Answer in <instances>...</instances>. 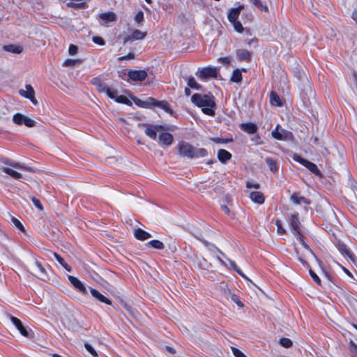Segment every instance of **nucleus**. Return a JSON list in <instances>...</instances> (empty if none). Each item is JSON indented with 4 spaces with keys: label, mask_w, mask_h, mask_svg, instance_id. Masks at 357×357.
<instances>
[{
    "label": "nucleus",
    "mask_w": 357,
    "mask_h": 357,
    "mask_svg": "<svg viewBox=\"0 0 357 357\" xmlns=\"http://www.w3.org/2000/svg\"><path fill=\"white\" fill-rule=\"evenodd\" d=\"M158 142L162 146H169L173 142V136L169 132L162 131L159 134Z\"/></svg>",
    "instance_id": "nucleus-11"
},
{
    "label": "nucleus",
    "mask_w": 357,
    "mask_h": 357,
    "mask_svg": "<svg viewBox=\"0 0 357 357\" xmlns=\"http://www.w3.org/2000/svg\"><path fill=\"white\" fill-rule=\"evenodd\" d=\"M178 154L181 157L190 159L204 158L207 155L208 151L203 148H195L185 142L178 144Z\"/></svg>",
    "instance_id": "nucleus-2"
},
{
    "label": "nucleus",
    "mask_w": 357,
    "mask_h": 357,
    "mask_svg": "<svg viewBox=\"0 0 357 357\" xmlns=\"http://www.w3.org/2000/svg\"><path fill=\"white\" fill-rule=\"evenodd\" d=\"M157 105H158L159 107L165 109H167V107H168V105H167V103L165 102H159Z\"/></svg>",
    "instance_id": "nucleus-60"
},
{
    "label": "nucleus",
    "mask_w": 357,
    "mask_h": 357,
    "mask_svg": "<svg viewBox=\"0 0 357 357\" xmlns=\"http://www.w3.org/2000/svg\"><path fill=\"white\" fill-rule=\"evenodd\" d=\"M4 49L8 52L17 54L21 53L22 52V47L17 45H6L4 47Z\"/></svg>",
    "instance_id": "nucleus-31"
},
{
    "label": "nucleus",
    "mask_w": 357,
    "mask_h": 357,
    "mask_svg": "<svg viewBox=\"0 0 357 357\" xmlns=\"http://www.w3.org/2000/svg\"><path fill=\"white\" fill-rule=\"evenodd\" d=\"M80 61L78 59H68L64 62L63 66L66 67H73L78 63Z\"/></svg>",
    "instance_id": "nucleus-36"
},
{
    "label": "nucleus",
    "mask_w": 357,
    "mask_h": 357,
    "mask_svg": "<svg viewBox=\"0 0 357 357\" xmlns=\"http://www.w3.org/2000/svg\"><path fill=\"white\" fill-rule=\"evenodd\" d=\"M188 85L192 88L195 89H199V85L197 83L195 79L192 77H190L188 79Z\"/></svg>",
    "instance_id": "nucleus-37"
},
{
    "label": "nucleus",
    "mask_w": 357,
    "mask_h": 357,
    "mask_svg": "<svg viewBox=\"0 0 357 357\" xmlns=\"http://www.w3.org/2000/svg\"><path fill=\"white\" fill-rule=\"evenodd\" d=\"M0 161L2 164H3L4 167H11L15 169H24L28 172H32L33 169L30 167L26 166L24 164L15 162L7 158H0Z\"/></svg>",
    "instance_id": "nucleus-6"
},
{
    "label": "nucleus",
    "mask_w": 357,
    "mask_h": 357,
    "mask_svg": "<svg viewBox=\"0 0 357 357\" xmlns=\"http://www.w3.org/2000/svg\"><path fill=\"white\" fill-rule=\"evenodd\" d=\"M218 70L216 68L206 67L199 70L197 76L201 79H208L216 77Z\"/></svg>",
    "instance_id": "nucleus-8"
},
{
    "label": "nucleus",
    "mask_w": 357,
    "mask_h": 357,
    "mask_svg": "<svg viewBox=\"0 0 357 357\" xmlns=\"http://www.w3.org/2000/svg\"><path fill=\"white\" fill-rule=\"evenodd\" d=\"M275 225L277 226V230L278 233L280 234H285L286 231L282 227V222L279 220H277L275 222Z\"/></svg>",
    "instance_id": "nucleus-42"
},
{
    "label": "nucleus",
    "mask_w": 357,
    "mask_h": 357,
    "mask_svg": "<svg viewBox=\"0 0 357 357\" xmlns=\"http://www.w3.org/2000/svg\"><path fill=\"white\" fill-rule=\"evenodd\" d=\"M77 50H78L77 46L73 45V44L70 45L69 48H68V53L70 55L76 54L77 52Z\"/></svg>",
    "instance_id": "nucleus-49"
},
{
    "label": "nucleus",
    "mask_w": 357,
    "mask_h": 357,
    "mask_svg": "<svg viewBox=\"0 0 357 357\" xmlns=\"http://www.w3.org/2000/svg\"><path fill=\"white\" fill-rule=\"evenodd\" d=\"M36 266H37V268H38V271L40 272V273H42V274L45 273V268L42 266V264L39 261H36Z\"/></svg>",
    "instance_id": "nucleus-56"
},
{
    "label": "nucleus",
    "mask_w": 357,
    "mask_h": 357,
    "mask_svg": "<svg viewBox=\"0 0 357 357\" xmlns=\"http://www.w3.org/2000/svg\"><path fill=\"white\" fill-rule=\"evenodd\" d=\"M231 300L235 303H236L239 307H243V303L239 300L238 297L236 295L233 294L231 296Z\"/></svg>",
    "instance_id": "nucleus-52"
},
{
    "label": "nucleus",
    "mask_w": 357,
    "mask_h": 357,
    "mask_svg": "<svg viewBox=\"0 0 357 357\" xmlns=\"http://www.w3.org/2000/svg\"><path fill=\"white\" fill-rule=\"evenodd\" d=\"M68 280L75 289H76L79 293L83 295H86L88 294V289L79 279L74 276L69 275Z\"/></svg>",
    "instance_id": "nucleus-9"
},
{
    "label": "nucleus",
    "mask_w": 357,
    "mask_h": 357,
    "mask_svg": "<svg viewBox=\"0 0 357 357\" xmlns=\"http://www.w3.org/2000/svg\"><path fill=\"white\" fill-rule=\"evenodd\" d=\"M13 121L17 125L20 126L24 124L26 126L29 128L34 127L36 124V122L34 120L20 113L15 114L13 117Z\"/></svg>",
    "instance_id": "nucleus-4"
},
{
    "label": "nucleus",
    "mask_w": 357,
    "mask_h": 357,
    "mask_svg": "<svg viewBox=\"0 0 357 357\" xmlns=\"http://www.w3.org/2000/svg\"><path fill=\"white\" fill-rule=\"evenodd\" d=\"M110 98L114 99L117 96V91L108 87V91L105 93Z\"/></svg>",
    "instance_id": "nucleus-46"
},
{
    "label": "nucleus",
    "mask_w": 357,
    "mask_h": 357,
    "mask_svg": "<svg viewBox=\"0 0 357 357\" xmlns=\"http://www.w3.org/2000/svg\"><path fill=\"white\" fill-rule=\"evenodd\" d=\"M31 200H32L33 204H34V206L36 208H38L40 211H42L43 209V205L40 203L39 199H36L35 197H32Z\"/></svg>",
    "instance_id": "nucleus-50"
},
{
    "label": "nucleus",
    "mask_w": 357,
    "mask_h": 357,
    "mask_svg": "<svg viewBox=\"0 0 357 357\" xmlns=\"http://www.w3.org/2000/svg\"><path fill=\"white\" fill-rule=\"evenodd\" d=\"M250 199L258 204H262L265 201V197L262 192L259 191H253L249 193Z\"/></svg>",
    "instance_id": "nucleus-17"
},
{
    "label": "nucleus",
    "mask_w": 357,
    "mask_h": 357,
    "mask_svg": "<svg viewBox=\"0 0 357 357\" xmlns=\"http://www.w3.org/2000/svg\"><path fill=\"white\" fill-rule=\"evenodd\" d=\"M231 23L233 24L235 31H236L238 33L243 32V27L240 22L236 20L235 22H231Z\"/></svg>",
    "instance_id": "nucleus-41"
},
{
    "label": "nucleus",
    "mask_w": 357,
    "mask_h": 357,
    "mask_svg": "<svg viewBox=\"0 0 357 357\" xmlns=\"http://www.w3.org/2000/svg\"><path fill=\"white\" fill-rule=\"evenodd\" d=\"M135 20L137 23L142 22L144 20L143 12H142V11L138 12L135 17Z\"/></svg>",
    "instance_id": "nucleus-51"
},
{
    "label": "nucleus",
    "mask_w": 357,
    "mask_h": 357,
    "mask_svg": "<svg viewBox=\"0 0 357 357\" xmlns=\"http://www.w3.org/2000/svg\"><path fill=\"white\" fill-rule=\"evenodd\" d=\"M241 127L243 131L249 134H254L257 130V126L252 123H242Z\"/></svg>",
    "instance_id": "nucleus-24"
},
{
    "label": "nucleus",
    "mask_w": 357,
    "mask_h": 357,
    "mask_svg": "<svg viewBox=\"0 0 357 357\" xmlns=\"http://www.w3.org/2000/svg\"><path fill=\"white\" fill-rule=\"evenodd\" d=\"M246 187L248 188H255V189H259L260 188V185L259 183H252L250 181H248L246 182Z\"/></svg>",
    "instance_id": "nucleus-55"
},
{
    "label": "nucleus",
    "mask_w": 357,
    "mask_h": 357,
    "mask_svg": "<svg viewBox=\"0 0 357 357\" xmlns=\"http://www.w3.org/2000/svg\"><path fill=\"white\" fill-rule=\"evenodd\" d=\"M84 347L93 357H98V353L89 343H85Z\"/></svg>",
    "instance_id": "nucleus-39"
},
{
    "label": "nucleus",
    "mask_w": 357,
    "mask_h": 357,
    "mask_svg": "<svg viewBox=\"0 0 357 357\" xmlns=\"http://www.w3.org/2000/svg\"><path fill=\"white\" fill-rule=\"evenodd\" d=\"M243 8H244V6L241 5L240 6H238V8L231 9L228 14V16H227L228 20L230 22H235L236 20H237V19L240 15V13L241 11V10L243 9Z\"/></svg>",
    "instance_id": "nucleus-18"
},
{
    "label": "nucleus",
    "mask_w": 357,
    "mask_h": 357,
    "mask_svg": "<svg viewBox=\"0 0 357 357\" xmlns=\"http://www.w3.org/2000/svg\"><path fill=\"white\" fill-rule=\"evenodd\" d=\"M343 270H344V273H345L347 275H349V276H350V277H351V276H352V275H351V272H350L348 269H347L346 268L343 267Z\"/></svg>",
    "instance_id": "nucleus-64"
},
{
    "label": "nucleus",
    "mask_w": 357,
    "mask_h": 357,
    "mask_svg": "<svg viewBox=\"0 0 357 357\" xmlns=\"http://www.w3.org/2000/svg\"><path fill=\"white\" fill-rule=\"evenodd\" d=\"M338 249L342 253L347 255L351 260L354 261V256L344 243H338Z\"/></svg>",
    "instance_id": "nucleus-27"
},
{
    "label": "nucleus",
    "mask_w": 357,
    "mask_h": 357,
    "mask_svg": "<svg viewBox=\"0 0 357 357\" xmlns=\"http://www.w3.org/2000/svg\"><path fill=\"white\" fill-rule=\"evenodd\" d=\"M93 41L99 45H104L105 43L103 39L100 37H93Z\"/></svg>",
    "instance_id": "nucleus-57"
},
{
    "label": "nucleus",
    "mask_w": 357,
    "mask_h": 357,
    "mask_svg": "<svg viewBox=\"0 0 357 357\" xmlns=\"http://www.w3.org/2000/svg\"><path fill=\"white\" fill-rule=\"evenodd\" d=\"M149 124H147V123H137V127L139 128H142V129H146V126H149Z\"/></svg>",
    "instance_id": "nucleus-61"
},
{
    "label": "nucleus",
    "mask_w": 357,
    "mask_h": 357,
    "mask_svg": "<svg viewBox=\"0 0 357 357\" xmlns=\"http://www.w3.org/2000/svg\"><path fill=\"white\" fill-rule=\"evenodd\" d=\"M295 236L297 238V239L298 240V241L300 242V243L306 249H309V246L304 241V237L303 236V235L301 234H298L297 235H295Z\"/></svg>",
    "instance_id": "nucleus-44"
},
{
    "label": "nucleus",
    "mask_w": 357,
    "mask_h": 357,
    "mask_svg": "<svg viewBox=\"0 0 357 357\" xmlns=\"http://www.w3.org/2000/svg\"><path fill=\"white\" fill-rule=\"evenodd\" d=\"M191 100L196 106L202 108L205 114L215 115L216 105L213 95L195 93L191 97Z\"/></svg>",
    "instance_id": "nucleus-1"
},
{
    "label": "nucleus",
    "mask_w": 357,
    "mask_h": 357,
    "mask_svg": "<svg viewBox=\"0 0 357 357\" xmlns=\"http://www.w3.org/2000/svg\"><path fill=\"white\" fill-rule=\"evenodd\" d=\"M10 321L16 328L20 331V334L27 338L31 339L33 337V333L31 330H28L25 328L22 321L17 317L10 316Z\"/></svg>",
    "instance_id": "nucleus-5"
},
{
    "label": "nucleus",
    "mask_w": 357,
    "mask_h": 357,
    "mask_svg": "<svg viewBox=\"0 0 357 357\" xmlns=\"http://www.w3.org/2000/svg\"><path fill=\"white\" fill-rule=\"evenodd\" d=\"M53 255L54 256L55 259L57 260V261L61 265V266H64V264H66V261H64V259L60 256L56 252H53Z\"/></svg>",
    "instance_id": "nucleus-53"
},
{
    "label": "nucleus",
    "mask_w": 357,
    "mask_h": 357,
    "mask_svg": "<svg viewBox=\"0 0 357 357\" xmlns=\"http://www.w3.org/2000/svg\"><path fill=\"white\" fill-rule=\"evenodd\" d=\"M290 199L292 202H294L295 204H305L308 205L310 204V202L309 199L305 198L303 196H299L298 195L294 193L291 195Z\"/></svg>",
    "instance_id": "nucleus-19"
},
{
    "label": "nucleus",
    "mask_w": 357,
    "mask_h": 357,
    "mask_svg": "<svg viewBox=\"0 0 357 357\" xmlns=\"http://www.w3.org/2000/svg\"><path fill=\"white\" fill-rule=\"evenodd\" d=\"M156 100L153 98H149L147 101L142 102L140 105L142 107H147L148 105H155Z\"/></svg>",
    "instance_id": "nucleus-48"
},
{
    "label": "nucleus",
    "mask_w": 357,
    "mask_h": 357,
    "mask_svg": "<svg viewBox=\"0 0 357 357\" xmlns=\"http://www.w3.org/2000/svg\"><path fill=\"white\" fill-rule=\"evenodd\" d=\"M270 102L271 105L275 107L282 106V102L279 96L275 91H271L270 94Z\"/></svg>",
    "instance_id": "nucleus-25"
},
{
    "label": "nucleus",
    "mask_w": 357,
    "mask_h": 357,
    "mask_svg": "<svg viewBox=\"0 0 357 357\" xmlns=\"http://www.w3.org/2000/svg\"><path fill=\"white\" fill-rule=\"evenodd\" d=\"M236 56L240 61H249L251 59V54L246 50L240 49L236 50Z\"/></svg>",
    "instance_id": "nucleus-20"
},
{
    "label": "nucleus",
    "mask_w": 357,
    "mask_h": 357,
    "mask_svg": "<svg viewBox=\"0 0 357 357\" xmlns=\"http://www.w3.org/2000/svg\"><path fill=\"white\" fill-rule=\"evenodd\" d=\"M292 159L294 161H296V162H299L300 164H301L302 165H303L304 167H305L308 170H310L312 173H313L316 176H321V172L319 171L317 166L314 163L301 158L300 155H298L296 153H294L292 155Z\"/></svg>",
    "instance_id": "nucleus-3"
},
{
    "label": "nucleus",
    "mask_w": 357,
    "mask_h": 357,
    "mask_svg": "<svg viewBox=\"0 0 357 357\" xmlns=\"http://www.w3.org/2000/svg\"><path fill=\"white\" fill-rule=\"evenodd\" d=\"M279 127V125H277L275 128L271 132L272 137L278 140L287 139L289 135H291V132L284 129H281L280 130Z\"/></svg>",
    "instance_id": "nucleus-10"
},
{
    "label": "nucleus",
    "mask_w": 357,
    "mask_h": 357,
    "mask_svg": "<svg viewBox=\"0 0 357 357\" xmlns=\"http://www.w3.org/2000/svg\"><path fill=\"white\" fill-rule=\"evenodd\" d=\"M92 83L97 86L98 91L100 92L106 93V91H108V86L98 78H94L92 80Z\"/></svg>",
    "instance_id": "nucleus-26"
},
{
    "label": "nucleus",
    "mask_w": 357,
    "mask_h": 357,
    "mask_svg": "<svg viewBox=\"0 0 357 357\" xmlns=\"http://www.w3.org/2000/svg\"><path fill=\"white\" fill-rule=\"evenodd\" d=\"M148 243L151 247L158 250H162L164 248L163 243L158 240H151Z\"/></svg>",
    "instance_id": "nucleus-32"
},
{
    "label": "nucleus",
    "mask_w": 357,
    "mask_h": 357,
    "mask_svg": "<svg viewBox=\"0 0 357 357\" xmlns=\"http://www.w3.org/2000/svg\"><path fill=\"white\" fill-rule=\"evenodd\" d=\"M115 100L119 103L128 104L130 101L128 98L125 96H117Z\"/></svg>",
    "instance_id": "nucleus-43"
},
{
    "label": "nucleus",
    "mask_w": 357,
    "mask_h": 357,
    "mask_svg": "<svg viewBox=\"0 0 357 357\" xmlns=\"http://www.w3.org/2000/svg\"><path fill=\"white\" fill-rule=\"evenodd\" d=\"M134 234L136 238L141 241H144L151 237V235L149 233L140 228L137 229L135 231Z\"/></svg>",
    "instance_id": "nucleus-23"
},
{
    "label": "nucleus",
    "mask_w": 357,
    "mask_h": 357,
    "mask_svg": "<svg viewBox=\"0 0 357 357\" xmlns=\"http://www.w3.org/2000/svg\"><path fill=\"white\" fill-rule=\"evenodd\" d=\"M146 36V32H142L138 29L134 30L132 33L123 39V43H127L133 40H142Z\"/></svg>",
    "instance_id": "nucleus-13"
},
{
    "label": "nucleus",
    "mask_w": 357,
    "mask_h": 357,
    "mask_svg": "<svg viewBox=\"0 0 357 357\" xmlns=\"http://www.w3.org/2000/svg\"><path fill=\"white\" fill-rule=\"evenodd\" d=\"M128 77L133 81H142L147 77L145 70H131L128 72Z\"/></svg>",
    "instance_id": "nucleus-15"
},
{
    "label": "nucleus",
    "mask_w": 357,
    "mask_h": 357,
    "mask_svg": "<svg viewBox=\"0 0 357 357\" xmlns=\"http://www.w3.org/2000/svg\"><path fill=\"white\" fill-rule=\"evenodd\" d=\"M310 272V274L311 275V277L312 278L313 280L319 285H321V280L320 278L317 276V275L311 269H310L309 271Z\"/></svg>",
    "instance_id": "nucleus-47"
},
{
    "label": "nucleus",
    "mask_w": 357,
    "mask_h": 357,
    "mask_svg": "<svg viewBox=\"0 0 357 357\" xmlns=\"http://www.w3.org/2000/svg\"><path fill=\"white\" fill-rule=\"evenodd\" d=\"M289 224L291 227V231L294 235L301 234L300 222L298 220V214H293L291 215Z\"/></svg>",
    "instance_id": "nucleus-14"
},
{
    "label": "nucleus",
    "mask_w": 357,
    "mask_h": 357,
    "mask_svg": "<svg viewBox=\"0 0 357 357\" xmlns=\"http://www.w3.org/2000/svg\"><path fill=\"white\" fill-rule=\"evenodd\" d=\"M265 160H266L267 165L269 167V169L271 172H275L278 171V167L277 162L275 160H273L271 158H266Z\"/></svg>",
    "instance_id": "nucleus-30"
},
{
    "label": "nucleus",
    "mask_w": 357,
    "mask_h": 357,
    "mask_svg": "<svg viewBox=\"0 0 357 357\" xmlns=\"http://www.w3.org/2000/svg\"><path fill=\"white\" fill-rule=\"evenodd\" d=\"M231 351L235 357H247L243 352H241L237 348L231 347Z\"/></svg>",
    "instance_id": "nucleus-45"
},
{
    "label": "nucleus",
    "mask_w": 357,
    "mask_h": 357,
    "mask_svg": "<svg viewBox=\"0 0 357 357\" xmlns=\"http://www.w3.org/2000/svg\"><path fill=\"white\" fill-rule=\"evenodd\" d=\"M230 80L232 82L240 83L242 80L241 70L238 68L235 69L232 73Z\"/></svg>",
    "instance_id": "nucleus-28"
},
{
    "label": "nucleus",
    "mask_w": 357,
    "mask_h": 357,
    "mask_svg": "<svg viewBox=\"0 0 357 357\" xmlns=\"http://www.w3.org/2000/svg\"><path fill=\"white\" fill-rule=\"evenodd\" d=\"M99 17L105 23L114 22L116 20V14L113 12L100 13Z\"/></svg>",
    "instance_id": "nucleus-21"
},
{
    "label": "nucleus",
    "mask_w": 357,
    "mask_h": 357,
    "mask_svg": "<svg viewBox=\"0 0 357 357\" xmlns=\"http://www.w3.org/2000/svg\"><path fill=\"white\" fill-rule=\"evenodd\" d=\"M12 222L13 223V225L18 229H20V231H24V226L22 225V224L20 222L19 220H17V218L13 217L12 218Z\"/></svg>",
    "instance_id": "nucleus-40"
},
{
    "label": "nucleus",
    "mask_w": 357,
    "mask_h": 357,
    "mask_svg": "<svg viewBox=\"0 0 357 357\" xmlns=\"http://www.w3.org/2000/svg\"><path fill=\"white\" fill-rule=\"evenodd\" d=\"M66 271H68V272H70L71 271V268L70 266L68 265V264H65L64 266H62Z\"/></svg>",
    "instance_id": "nucleus-62"
},
{
    "label": "nucleus",
    "mask_w": 357,
    "mask_h": 357,
    "mask_svg": "<svg viewBox=\"0 0 357 357\" xmlns=\"http://www.w3.org/2000/svg\"><path fill=\"white\" fill-rule=\"evenodd\" d=\"M166 348H167V350L169 353H171V354H174V353H175V350H174V348L170 347H167Z\"/></svg>",
    "instance_id": "nucleus-63"
},
{
    "label": "nucleus",
    "mask_w": 357,
    "mask_h": 357,
    "mask_svg": "<svg viewBox=\"0 0 357 357\" xmlns=\"http://www.w3.org/2000/svg\"><path fill=\"white\" fill-rule=\"evenodd\" d=\"M218 61L224 65L228 66L231 62V59L229 57H221L218 59Z\"/></svg>",
    "instance_id": "nucleus-54"
},
{
    "label": "nucleus",
    "mask_w": 357,
    "mask_h": 357,
    "mask_svg": "<svg viewBox=\"0 0 357 357\" xmlns=\"http://www.w3.org/2000/svg\"><path fill=\"white\" fill-rule=\"evenodd\" d=\"M280 343L282 347L285 348H289L292 345V341L287 337L281 338L280 340Z\"/></svg>",
    "instance_id": "nucleus-38"
},
{
    "label": "nucleus",
    "mask_w": 357,
    "mask_h": 357,
    "mask_svg": "<svg viewBox=\"0 0 357 357\" xmlns=\"http://www.w3.org/2000/svg\"><path fill=\"white\" fill-rule=\"evenodd\" d=\"M19 93L20 96L29 99L33 104L36 105L38 103L35 98V91L31 85H26L25 89H20Z\"/></svg>",
    "instance_id": "nucleus-7"
},
{
    "label": "nucleus",
    "mask_w": 357,
    "mask_h": 357,
    "mask_svg": "<svg viewBox=\"0 0 357 357\" xmlns=\"http://www.w3.org/2000/svg\"><path fill=\"white\" fill-rule=\"evenodd\" d=\"M218 158L222 163H226L231 158V154L225 149H220L218 152Z\"/></svg>",
    "instance_id": "nucleus-22"
},
{
    "label": "nucleus",
    "mask_w": 357,
    "mask_h": 357,
    "mask_svg": "<svg viewBox=\"0 0 357 357\" xmlns=\"http://www.w3.org/2000/svg\"><path fill=\"white\" fill-rule=\"evenodd\" d=\"M351 18L357 25V10H354L351 13Z\"/></svg>",
    "instance_id": "nucleus-59"
},
{
    "label": "nucleus",
    "mask_w": 357,
    "mask_h": 357,
    "mask_svg": "<svg viewBox=\"0 0 357 357\" xmlns=\"http://www.w3.org/2000/svg\"><path fill=\"white\" fill-rule=\"evenodd\" d=\"M256 7L264 10L265 12H268V8L266 5H263L260 0H250Z\"/></svg>",
    "instance_id": "nucleus-35"
},
{
    "label": "nucleus",
    "mask_w": 357,
    "mask_h": 357,
    "mask_svg": "<svg viewBox=\"0 0 357 357\" xmlns=\"http://www.w3.org/2000/svg\"><path fill=\"white\" fill-rule=\"evenodd\" d=\"M191 233L193 236H195L198 240L202 241L206 246L209 245L208 242H207L206 240H204L202 238V232L197 228H192Z\"/></svg>",
    "instance_id": "nucleus-29"
},
{
    "label": "nucleus",
    "mask_w": 357,
    "mask_h": 357,
    "mask_svg": "<svg viewBox=\"0 0 357 357\" xmlns=\"http://www.w3.org/2000/svg\"><path fill=\"white\" fill-rule=\"evenodd\" d=\"M88 289H89L91 296L96 300H98L100 302L106 303L107 305H112V301L109 298L103 296L102 294H100L98 290L93 289L90 287H89Z\"/></svg>",
    "instance_id": "nucleus-16"
},
{
    "label": "nucleus",
    "mask_w": 357,
    "mask_h": 357,
    "mask_svg": "<svg viewBox=\"0 0 357 357\" xmlns=\"http://www.w3.org/2000/svg\"><path fill=\"white\" fill-rule=\"evenodd\" d=\"M162 129V126L149 124V126H146V128L144 129V132L151 139L155 140L157 139V132H160Z\"/></svg>",
    "instance_id": "nucleus-12"
},
{
    "label": "nucleus",
    "mask_w": 357,
    "mask_h": 357,
    "mask_svg": "<svg viewBox=\"0 0 357 357\" xmlns=\"http://www.w3.org/2000/svg\"><path fill=\"white\" fill-rule=\"evenodd\" d=\"M228 263H229L228 266H229V268L234 269L236 272H237L241 276L245 278V275L243 273L241 270L238 268V266H236V263L234 261L229 259Z\"/></svg>",
    "instance_id": "nucleus-34"
},
{
    "label": "nucleus",
    "mask_w": 357,
    "mask_h": 357,
    "mask_svg": "<svg viewBox=\"0 0 357 357\" xmlns=\"http://www.w3.org/2000/svg\"><path fill=\"white\" fill-rule=\"evenodd\" d=\"M135 54L133 53H129L128 54L123 56L122 57H120V60H124V59H134Z\"/></svg>",
    "instance_id": "nucleus-58"
},
{
    "label": "nucleus",
    "mask_w": 357,
    "mask_h": 357,
    "mask_svg": "<svg viewBox=\"0 0 357 357\" xmlns=\"http://www.w3.org/2000/svg\"><path fill=\"white\" fill-rule=\"evenodd\" d=\"M349 350L351 357H357V344L351 340L349 344Z\"/></svg>",
    "instance_id": "nucleus-33"
}]
</instances>
